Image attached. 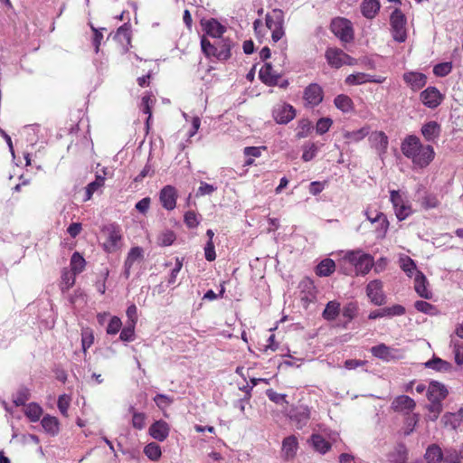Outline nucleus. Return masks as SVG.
Listing matches in <instances>:
<instances>
[{
	"label": "nucleus",
	"instance_id": "obj_1",
	"mask_svg": "<svg viewBox=\"0 0 463 463\" xmlns=\"http://www.w3.org/2000/svg\"><path fill=\"white\" fill-rule=\"evenodd\" d=\"M401 151L410 159L414 167L423 169L429 166L435 158V151L431 145H424L415 135H408L401 143Z\"/></svg>",
	"mask_w": 463,
	"mask_h": 463
},
{
	"label": "nucleus",
	"instance_id": "obj_2",
	"mask_svg": "<svg viewBox=\"0 0 463 463\" xmlns=\"http://www.w3.org/2000/svg\"><path fill=\"white\" fill-rule=\"evenodd\" d=\"M345 262L354 266L355 275H365L373 266V257L361 250L346 252L345 254Z\"/></svg>",
	"mask_w": 463,
	"mask_h": 463
},
{
	"label": "nucleus",
	"instance_id": "obj_3",
	"mask_svg": "<svg viewBox=\"0 0 463 463\" xmlns=\"http://www.w3.org/2000/svg\"><path fill=\"white\" fill-rule=\"evenodd\" d=\"M266 26L271 31V38L277 43L285 35L284 13L281 9L275 8L265 16Z\"/></svg>",
	"mask_w": 463,
	"mask_h": 463
},
{
	"label": "nucleus",
	"instance_id": "obj_4",
	"mask_svg": "<svg viewBox=\"0 0 463 463\" xmlns=\"http://www.w3.org/2000/svg\"><path fill=\"white\" fill-rule=\"evenodd\" d=\"M407 19L400 8H395L390 16L392 38L395 42L404 43L407 39Z\"/></svg>",
	"mask_w": 463,
	"mask_h": 463
},
{
	"label": "nucleus",
	"instance_id": "obj_5",
	"mask_svg": "<svg viewBox=\"0 0 463 463\" xmlns=\"http://www.w3.org/2000/svg\"><path fill=\"white\" fill-rule=\"evenodd\" d=\"M331 31L342 42L349 43L354 39V30L349 20L337 17L331 22Z\"/></svg>",
	"mask_w": 463,
	"mask_h": 463
},
{
	"label": "nucleus",
	"instance_id": "obj_6",
	"mask_svg": "<svg viewBox=\"0 0 463 463\" xmlns=\"http://www.w3.org/2000/svg\"><path fill=\"white\" fill-rule=\"evenodd\" d=\"M288 417L296 423L298 429H302L310 419V410L304 404L292 406L288 412Z\"/></svg>",
	"mask_w": 463,
	"mask_h": 463
},
{
	"label": "nucleus",
	"instance_id": "obj_7",
	"mask_svg": "<svg viewBox=\"0 0 463 463\" xmlns=\"http://www.w3.org/2000/svg\"><path fill=\"white\" fill-rule=\"evenodd\" d=\"M366 295L375 306H382L386 302V297L383 291V282L379 279L372 280L367 284Z\"/></svg>",
	"mask_w": 463,
	"mask_h": 463
},
{
	"label": "nucleus",
	"instance_id": "obj_8",
	"mask_svg": "<svg viewBox=\"0 0 463 463\" xmlns=\"http://www.w3.org/2000/svg\"><path fill=\"white\" fill-rule=\"evenodd\" d=\"M272 116L278 124H288L296 117V109L287 103L278 104L272 110Z\"/></svg>",
	"mask_w": 463,
	"mask_h": 463
},
{
	"label": "nucleus",
	"instance_id": "obj_9",
	"mask_svg": "<svg viewBox=\"0 0 463 463\" xmlns=\"http://www.w3.org/2000/svg\"><path fill=\"white\" fill-rule=\"evenodd\" d=\"M415 407V401L407 395H399L395 397L391 404L392 410L404 415L411 414Z\"/></svg>",
	"mask_w": 463,
	"mask_h": 463
},
{
	"label": "nucleus",
	"instance_id": "obj_10",
	"mask_svg": "<svg viewBox=\"0 0 463 463\" xmlns=\"http://www.w3.org/2000/svg\"><path fill=\"white\" fill-rule=\"evenodd\" d=\"M303 98L305 99L306 106L314 108L322 102L323 90L317 83L309 84L304 90Z\"/></svg>",
	"mask_w": 463,
	"mask_h": 463
},
{
	"label": "nucleus",
	"instance_id": "obj_11",
	"mask_svg": "<svg viewBox=\"0 0 463 463\" xmlns=\"http://www.w3.org/2000/svg\"><path fill=\"white\" fill-rule=\"evenodd\" d=\"M426 395L429 402H442L448 397L449 390L445 384L433 380L429 383Z\"/></svg>",
	"mask_w": 463,
	"mask_h": 463
},
{
	"label": "nucleus",
	"instance_id": "obj_12",
	"mask_svg": "<svg viewBox=\"0 0 463 463\" xmlns=\"http://www.w3.org/2000/svg\"><path fill=\"white\" fill-rule=\"evenodd\" d=\"M421 102L430 109L437 108L443 100V95L436 87H428L420 92Z\"/></svg>",
	"mask_w": 463,
	"mask_h": 463
},
{
	"label": "nucleus",
	"instance_id": "obj_13",
	"mask_svg": "<svg viewBox=\"0 0 463 463\" xmlns=\"http://www.w3.org/2000/svg\"><path fill=\"white\" fill-rule=\"evenodd\" d=\"M177 191L173 185L164 186L159 193L162 206L167 210H174L176 206Z\"/></svg>",
	"mask_w": 463,
	"mask_h": 463
},
{
	"label": "nucleus",
	"instance_id": "obj_14",
	"mask_svg": "<svg viewBox=\"0 0 463 463\" xmlns=\"http://www.w3.org/2000/svg\"><path fill=\"white\" fill-rule=\"evenodd\" d=\"M170 432V426L169 424L163 420H156L154 423L151 424L148 430L149 435L156 439L157 441H164L166 439Z\"/></svg>",
	"mask_w": 463,
	"mask_h": 463
},
{
	"label": "nucleus",
	"instance_id": "obj_15",
	"mask_svg": "<svg viewBox=\"0 0 463 463\" xmlns=\"http://www.w3.org/2000/svg\"><path fill=\"white\" fill-rule=\"evenodd\" d=\"M385 80L383 77H375L364 72L350 74L345 79L347 85H361L366 82L383 83Z\"/></svg>",
	"mask_w": 463,
	"mask_h": 463
},
{
	"label": "nucleus",
	"instance_id": "obj_16",
	"mask_svg": "<svg viewBox=\"0 0 463 463\" xmlns=\"http://www.w3.org/2000/svg\"><path fill=\"white\" fill-rule=\"evenodd\" d=\"M259 77L260 80L268 86H277L280 79L279 73L273 70L271 63L267 62L260 70Z\"/></svg>",
	"mask_w": 463,
	"mask_h": 463
},
{
	"label": "nucleus",
	"instance_id": "obj_17",
	"mask_svg": "<svg viewBox=\"0 0 463 463\" xmlns=\"http://www.w3.org/2000/svg\"><path fill=\"white\" fill-rule=\"evenodd\" d=\"M403 80L414 91L420 90L427 83V76L421 72L409 71L405 72L402 76Z\"/></svg>",
	"mask_w": 463,
	"mask_h": 463
},
{
	"label": "nucleus",
	"instance_id": "obj_18",
	"mask_svg": "<svg viewBox=\"0 0 463 463\" xmlns=\"http://www.w3.org/2000/svg\"><path fill=\"white\" fill-rule=\"evenodd\" d=\"M421 135L427 142L435 143L441 133V127L436 121H429L422 125Z\"/></svg>",
	"mask_w": 463,
	"mask_h": 463
},
{
	"label": "nucleus",
	"instance_id": "obj_19",
	"mask_svg": "<svg viewBox=\"0 0 463 463\" xmlns=\"http://www.w3.org/2000/svg\"><path fill=\"white\" fill-rule=\"evenodd\" d=\"M414 288L415 291L418 293L420 297L425 299H430L432 298V293L430 291L427 287L429 285V282L427 280V278L425 275L420 271L417 270L416 276L414 279Z\"/></svg>",
	"mask_w": 463,
	"mask_h": 463
},
{
	"label": "nucleus",
	"instance_id": "obj_20",
	"mask_svg": "<svg viewBox=\"0 0 463 463\" xmlns=\"http://www.w3.org/2000/svg\"><path fill=\"white\" fill-rule=\"evenodd\" d=\"M370 140L380 156L386 153L389 141L384 132H373L370 137Z\"/></svg>",
	"mask_w": 463,
	"mask_h": 463
},
{
	"label": "nucleus",
	"instance_id": "obj_21",
	"mask_svg": "<svg viewBox=\"0 0 463 463\" xmlns=\"http://www.w3.org/2000/svg\"><path fill=\"white\" fill-rule=\"evenodd\" d=\"M367 220L371 224L375 225L374 229L376 232H386L389 226L387 217L383 213H373L367 211L365 213Z\"/></svg>",
	"mask_w": 463,
	"mask_h": 463
},
{
	"label": "nucleus",
	"instance_id": "obj_22",
	"mask_svg": "<svg viewBox=\"0 0 463 463\" xmlns=\"http://www.w3.org/2000/svg\"><path fill=\"white\" fill-rule=\"evenodd\" d=\"M361 13L366 19H373L380 11L379 0H364L361 4Z\"/></svg>",
	"mask_w": 463,
	"mask_h": 463
},
{
	"label": "nucleus",
	"instance_id": "obj_23",
	"mask_svg": "<svg viewBox=\"0 0 463 463\" xmlns=\"http://www.w3.org/2000/svg\"><path fill=\"white\" fill-rule=\"evenodd\" d=\"M325 56L331 67L338 69L343 66L342 59L346 58V53L338 48H328Z\"/></svg>",
	"mask_w": 463,
	"mask_h": 463
},
{
	"label": "nucleus",
	"instance_id": "obj_24",
	"mask_svg": "<svg viewBox=\"0 0 463 463\" xmlns=\"http://www.w3.org/2000/svg\"><path fill=\"white\" fill-rule=\"evenodd\" d=\"M217 46V59L219 61H226L231 57V49L233 45L232 42L228 38L215 39Z\"/></svg>",
	"mask_w": 463,
	"mask_h": 463
},
{
	"label": "nucleus",
	"instance_id": "obj_25",
	"mask_svg": "<svg viewBox=\"0 0 463 463\" xmlns=\"http://www.w3.org/2000/svg\"><path fill=\"white\" fill-rule=\"evenodd\" d=\"M393 351L394 349L386 345L385 344H380L371 348V353L374 357L383 360L385 362H390L391 360L395 358Z\"/></svg>",
	"mask_w": 463,
	"mask_h": 463
},
{
	"label": "nucleus",
	"instance_id": "obj_26",
	"mask_svg": "<svg viewBox=\"0 0 463 463\" xmlns=\"http://www.w3.org/2000/svg\"><path fill=\"white\" fill-rule=\"evenodd\" d=\"M424 365L426 368L442 373L450 372L452 369V364L449 362L445 361L436 355H433V357L427 361Z\"/></svg>",
	"mask_w": 463,
	"mask_h": 463
},
{
	"label": "nucleus",
	"instance_id": "obj_27",
	"mask_svg": "<svg viewBox=\"0 0 463 463\" xmlns=\"http://www.w3.org/2000/svg\"><path fill=\"white\" fill-rule=\"evenodd\" d=\"M42 427L51 436H55L59 432V420L56 417L45 415L41 420Z\"/></svg>",
	"mask_w": 463,
	"mask_h": 463
},
{
	"label": "nucleus",
	"instance_id": "obj_28",
	"mask_svg": "<svg viewBox=\"0 0 463 463\" xmlns=\"http://www.w3.org/2000/svg\"><path fill=\"white\" fill-rule=\"evenodd\" d=\"M336 269V264L331 259H325L316 267V273L319 277L330 276Z\"/></svg>",
	"mask_w": 463,
	"mask_h": 463
},
{
	"label": "nucleus",
	"instance_id": "obj_29",
	"mask_svg": "<svg viewBox=\"0 0 463 463\" xmlns=\"http://www.w3.org/2000/svg\"><path fill=\"white\" fill-rule=\"evenodd\" d=\"M389 458L393 463H406L408 458V450L403 443H398Z\"/></svg>",
	"mask_w": 463,
	"mask_h": 463
},
{
	"label": "nucleus",
	"instance_id": "obj_30",
	"mask_svg": "<svg viewBox=\"0 0 463 463\" xmlns=\"http://www.w3.org/2000/svg\"><path fill=\"white\" fill-rule=\"evenodd\" d=\"M310 441L313 448L321 454L326 453L331 448V444L320 434H313Z\"/></svg>",
	"mask_w": 463,
	"mask_h": 463
},
{
	"label": "nucleus",
	"instance_id": "obj_31",
	"mask_svg": "<svg viewBox=\"0 0 463 463\" xmlns=\"http://www.w3.org/2000/svg\"><path fill=\"white\" fill-rule=\"evenodd\" d=\"M425 458L428 463H439L443 459V452L438 445H430L426 450Z\"/></svg>",
	"mask_w": 463,
	"mask_h": 463
},
{
	"label": "nucleus",
	"instance_id": "obj_32",
	"mask_svg": "<svg viewBox=\"0 0 463 463\" xmlns=\"http://www.w3.org/2000/svg\"><path fill=\"white\" fill-rule=\"evenodd\" d=\"M205 29L207 34L213 36L215 39H221L222 33L225 32V27L222 26L215 19H211L210 21H208Z\"/></svg>",
	"mask_w": 463,
	"mask_h": 463
},
{
	"label": "nucleus",
	"instance_id": "obj_33",
	"mask_svg": "<svg viewBox=\"0 0 463 463\" xmlns=\"http://www.w3.org/2000/svg\"><path fill=\"white\" fill-rule=\"evenodd\" d=\"M340 313V304L335 301H329L323 311V317L327 321L335 320Z\"/></svg>",
	"mask_w": 463,
	"mask_h": 463
},
{
	"label": "nucleus",
	"instance_id": "obj_34",
	"mask_svg": "<svg viewBox=\"0 0 463 463\" xmlns=\"http://www.w3.org/2000/svg\"><path fill=\"white\" fill-rule=\"evenodd\" d=\"M70 265L71 271L77 275L83 271L86 261L85 259L78 251H75L71 258Z\"/></svg>",
	"mask_w": 463,
	"mask_h": 463
},
{
	"label": "nucleus",
	"instance_id": "obj_35",
	"mask_svg": "<svg viewBox=\"0 0 463 463\" xmlns=\"http://www.w3.org/2000/svg\"><path fill=\"white\" fill-rule=\"evenodd\" d=\"M144 454L153 461H157L162 456L161 447L156 442H150L144 448Z\"/></svg>",
	"mask_w": 463,
	"mask_h": 463
},
{
	"label": "nucleus",
	"instance_id": "obj_36",
	"mask_svg": "<svg viewBox=\"0 0 463 463\" xmlns=\"http://www.w3.org/2000/svg\"><path fill=\"white\" fill-rule=\"evenodd\" d=\"M369 134L368 128H362L354 131H345L343 134L344 138L348 140V142H359L364 139Z\"/></svg>",
	"mask_w": 463,
	"mask_h": 463
},
{
	"label": "nucleus",
	"instance_id": "obj_37",
	"mask_svg": "<svg viewBox=\"0 0 463 463\" xmlns=\"http://www.w3.org/2000/svg\"><path fill=\"white\" fill-rule=\"evenodd\" d=\"M24 413L30 421L36 422L43 413V409L38 403L31 402L26 406Z\"/></svg>",
	"mask_w": 463,
	"mask_h": 463
},
{
	"label": "nucleus",
	"instance_id": "obj_38",
	"mask_svg": "<svg viewBox=\"0 0 463 463\" xmlns=\"http://www.w3.org/2000/svg\"><path fill=\"white\" fill-rule=\"evenodd\" d=\"M108 239L103 242V248L107 252H113L119 247L121 236L119 233H109Z\"/></svg>",
	"mask_w": 463,
	"mask_h": 463
},
{
	"label": "nucleus",
	"instance_id": "obj_39",
	"mask_svg": "<svg viewBox=\"0 0 463 463\" xmlns=\"http://www.w3.org/2000/svg\"><path fill=\"white\" fill-rule=\"evenodd\" d=\"M30 390L25 386H21L14 396L13 402L17 407L24 406L25 402L30 399Z\"/></svg>",
	"mask_w": 463,
	"mask_h": 463
},
{
	"label": "nucleus",
	"instance_id": "obj_40",
	"mask_svg": "<svg viewBox=\"0 0 463 463\" xmlns=\"http://www.w3.org/2000/svg\"><path fill=\"white\" fill-rule=\"evenodd\" d=\"M298 448V439L295 436H288L282 442V449L287 457H293Z\"/></svg>",
	"mask_w": 463,
	"mask_h": 463
},
{
	"label": "nucleus",
	"instance_id": "obj_41",
	"mask_svg": "<svg viewBox=\"0 0 463 463\" xmlns=\"http://www.w3.org/2000/svg\"><path fill=\"white\" fill-rule=\"evenodd\" d=\"M335 107L343 112H349L353 107V101L347 95H338L335 98Z\"/></svg>",
	"mask_w": 463,
	"mask_h": 463
},
{
	"label": "nucleus",
	"instance_id": "obj_42",
	"mask_svg": "<svg viewBox=\"0 0 463 463\" xmlns=\"http://www.w3.org/2000/svg\"><path fill=\"white\" fill-rule=\"evenodd\" d=\"M129 412L132 413V426L137 430H143L146 426V414L136 411L133 406H130Z\"/></svg>",
	"mask_w": 463,
	"mask_h": 463
},
{
	"label": "nucleus",
	"instance_id": "obj_43",
	"mask_svg": "<svg viewBox=\"0 0 463 463\" xmlns=\"http://www.w3.org/2000/svg\"><path fill=\"white\" fill-rule=\"evenodd\" d=\"M414 307L419 312H421V313H424L427 315L434 316V315L438 314L437 307L435 306H433L432 304L426 302L424 300H417L414 303Z\"/></svg>",
	"mask_w": 463,
	"mask_h": 463
},
{
	"label": "nucleus",
	"instance_id": "obj_44",
	"mask_svg": "<svg viewBox=\"0 0 463 463\" xmlns=\"http://www.w3.org/2000/svg\"><path fill=\"white\" fill-rule=\"evenodd\" d=\"M75 276L72 271L63 270L61 274V289L62 292L69 290L75 283Z\"/></svg>",
	"mask_w": 463,
	"mask_h": 463
},
{
	"label": "nucleus",
	"instance_id": "obj_45",
	"mask_svg": "<svg viewBox=\"0 0 463 463\" xmlns=\"http://www.w3.org/2000/svg\"><path fill=\"white\" fill-rule=\"evenodd\" d=\"M312 128L311 121L307 118H302L298 121V132H297V137L298 138H304L308 136L310 130Z\"/></svg>",
	"mask_w": 463,
	"mask_h": 463
},
{
	"label": "nucleus",
	"instance_id": "obj_46",
	"mask_svg": "<svg viewBox=\"0 0 463 463\" xmlns=\"http://www.w3.org/2000/svg\"><path fill=\"white\" fill-rule=\"evenodd\" d=\"M358 305L356 302H349L345 306H344L342 309V315L344 317L347 319V322L353 320L357 314Z\"/></svg>",
	"mask_w": 463,
	"mask_h": 463
},
{
	"label": "nucleus",
	"instance_id": "obj_47",
	"mask_svg": "<svg viewBox=\"0 0 463 463\" xmlns=\"http://www.w3.org/2000/svg\"><path fill=\"white\" fill-rule=\"evenodd\" d=\"M405 416H406V419H405L406 430L404 431V435L409 436L413 432V430L420 420V415L418 413H412V414L411 413V414L405 415Z\"/></svg>",
	"mask_w": 463,
	"mask_h": 463
},
{
	"label": "nucleus",
	"instance_id": "obj_48",
	"mask_svg": "<svg viewBox=\"0 0 463 463\" xmlns=\"http://www.w3.org/2000/svg\"><path fill=\"white\" fill-rule=\"evenodd\" d=\"M207 235L209 236V239L204 246V256L208 261H213L216 259L214 244L213 241L214 233H207Z\"/></svg>",
	"mask_w": 463,
	"mask_h": 463
},
{
	"label": "nucleus",
	"instance_id": "obj_49",
	"mask_svg": "<svg viewBox=\"0 0 463 463\" xmlns=\"http://www.w3.org/2000/svg\"><path fill=\"white\" fill-rule=\"evenodd\" d=\"M143 249L140 247H133L128 253L127 259L125 261L128 262V265H133L136 261H140L143 260Z\"/></svg>",
	"mask_w": 463,
	"mask_h": 463
},
{
	"label": "nucleus",
	"instance_id": "obj_50",
	"mask_svg": "<svg viewBox=\"0 0 463 463\" xmlns=\"http://www.w3.org/2000/svg\"><path fill=\"white\" fill-rule=\"evenodd\" d=\"M135 325L127 323L121 330L119 339L123 342H132L135 339Z\"/></svg>",
	"mask_w": 463,
	"mask_h": 463
},
{
	"label": "nucleus",
	"instance_id": "obj_51",
	"mask_svg": "<svg viewBox=\"0 0 463 463\" xmlns=\"http://www.w3.org/2000/svg\"><path fill=\"white\" fill-rule=\"evenodd\" d=\"M266 395L271 402L276 404H288V402L286 400L287 395L283 393H278L273 389L266 390Z\"/></svg>",
	"mask_w": 463,
	"mask_h": 463
},
{
	"label": "nucleus",
	"instance_id": "obj_52",
	"mask_svg": "<svg viewBox=\"0 0 463 463\" xmlns=\"http://www.w3.org/2000/svg\"><path fill=\"white\" fill-rule=\"evenodd\" d=\"M94 341V336L92 331L90 329H85L81 333V347L84 354L87 353V350L91 346Z\"/></svg>",
	"mask_w": 463,
	"mask_h": 463
},
{
	"label": "nucleus",
	"instance_id": "obj_53",
	"mask_svg": "<svg viewBox=\"0 0 463 463\" xmlns=\"http://www.w3.org/2000/svg\"><path fill=\"white\" fill-rule=\"evenodd\" d=\"M153 400H154L155 403L156 404V406L161 410L165 409L166 407H168L170 404H172L174 402L173 397H170V396H168L166 394H163V393L156 394Z\"/></svg>",
	"mask_w": 463,
	"mask_h": 463
},
{
	"label": "nucleus",
	"instance_id": "obj_54",
	"mask_svg": "<svg viewBox=\"0 0 463 463\" xmlns=\"http://www.w3.org/2000/svg\"><path fill=\"white\" fill-rule=\"evenodd\" d=\"M452 70L451 62L438 63L433 68V73L438 77H445L450 73Z\"/></svg>",
	"mask_w": 463,
	"mask_h": 463
},
{
	"label": "nucleus",
	"instance_id": "obj_55",
	"mask_svg": "<svg viewBox=\"0 0 463 463\" xmlns=\"http://www.w3.org/2000/svg\"><path fill=\"white\" fill-rule=\"evenodd\" d=\"M318 147L315 143L308 144L304 146L302 159L305 162L312 160L317 154Z\"/></svg>",
	"mask_w": 463,
	"mask_h": 463
},
{
	"label": "nucleus",
	"instance_id": "obj_56",
	"mask_svg": "<svg viewBox=\"0 0 463 463\" xmlns=\"http://www.w3.org/2000/svg\"><path fill=\"white\" fill-rule=\"evenodd\" d=\"M401 268L409 277H411L414 271L417 272L416 264L410 257L401 259Z\"/></svg>",
	"mask_w": 463,
	"mask_h": 463
},
{
	"label": "nucleus",
	"instance_id": "obj_57",
	"mask_svg": "<svg viewBox=\"0 0 463 463\" xmlns=\"http://www.w3.org/2000/svg\"><path fill=\"white\" fill-rule=\"evenodd\" d=\"M153 103H154V99L151 95L143 96L142 101H141V108H142V111L145 114H148V117L146 119V125H148L149 120L152 117L151 107H152Z\"/></svg>",
	"mask_w": 463,
	"mask_h": 463
},
{
	"label": "nucleus",
	"instance_id": "obj_58",
	"mask_svg": "<svg viewBox=\"0 0 463 463\" xmlns=\"http://www.w3.org/2000/svg\"><path fill=\"white\" fill-rule=\"evenodd\" d=\"M333 124V120L330 118H321L317 120L316 125V131L319 135L326 133Z\"/></svg>",
	"mask_w": 463,
	"mask_h": 463
},
{
	"label": "nucleus",
	"instance_id": "obj_59",
	"mask_svg": "<svg viewBox=\"0 0 463 463\" xmlns=\"http://www.w3.org/2000/svg\"><path fill=\"white\" fill-rule=\"evenodd\" d=\"M442 460H444L445 463H461L458 458V449L453 448L445 449Z\"/></svg>",
	"mask_w": 463,
	"mask_h": 463
},
{
	"label": "nucleus",
	"instance_id": "obj_60",
	"mask_svg": "<svg viewBox=\"0 0 463 463\" xmlns=\"http://www.w3.org/2000/svg\"><path fill=\"white\" fill-rule=\"evenodd\" d=\"M122 326V322L119 317H113L109 320V323L107 326L106 332L108 335H116L119 332Z\"/></svg>",
	"mask_w": 463,
	"mask_h": 463
},
{
	"label": "nucleus",
	"instance_id": "obj_61",
	"mask_svg": "<svg viewBox=\"0 0 463 463\" xmlns=\"http://www.w3.org/2000/svg\"><path fill=\"white\" fill-rule=\"evenodd\" d=\"M175 240V233H160L156 239V242L162 247H166L172 245Z\"/></svg>",
	"mask_w": 463,
	"mask_h": 463
},
{
	"label": "nucleus",
	"instance_id": "obj_62",
	"mask_svg": "<svg viewBox=\"0 0 463 463\" xmlns=\"http://www.w3.org/2000/svg\"><path fill=\"white\" fill-rule=\"evenodd\" d=\"M183 267V260H180L179 258L175 259V267L172 269L169 277L167 279L168 285H173L176 281V278L181 271Z\"/></svg>",
	"mask_w": 463,
	"mask_h": 463
},
{
	"label": "nucleus",
	"instance_id": "obj_63",
	"mask_svg": "<svg viewBox=\"0 0 463 463\" xmlns=\"http://www.w3.org/2000/svg\"><path fill=\"white\" fill-rule=\"evenodd\" d=\"M395 215L399 221L405 220L409 215L411 214V207L408 203H403L394 210Z\"/></svg>",
	"mask_w": 463,
	"mask_h": 463
},
{
	"label": "nucleus",
	"instance_id": "obj_64",
	"mask_svg": "<svg viewBox=\"0 0 463 463\" xmlns=\"http://www.w3.org/2000/svg\"><path fill=\"white\" fill-rule=\"evenodd\" d=\"M184 222L189 229H194L199 224V220L197 214L193 212L189 211L184 214Z\"/></svg>",
	"mask_w": 463,
	"mask_h": 463
}]
</instances>
